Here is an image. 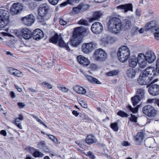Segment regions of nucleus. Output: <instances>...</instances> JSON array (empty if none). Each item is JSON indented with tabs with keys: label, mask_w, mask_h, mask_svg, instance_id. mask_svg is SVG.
Wrapping results in <instances>:
<instances>
[{
	"label": "nucleus",
	"mask_w": 159,
	"mask_h": 159,
	"mask_svg": "<svg viewBox=\"0 0 159 159\" xmlns=\"http://www.w3.org/2000/svg\"><path fill=\"white\" fill-rule=\"evenodd\" d=\"M156 74L155 68L149 67L144 70L138 79L137 82L141 85H146L151 82L155 83L158 81V79L153 80Z\"/></svg>",
	"instance_id": "nucleus-1"
},
{
	"label": "nucleus",
	"mask_w": 159,
	"mask_h": 159,
	"mask_svg": "<svg viewBox=\"0 0 159 159\" xmlns=\"http://www.w3.org/2000/svg\"><path fill=\"white\" fill-rule=\"evenodd\" d=\"M89 30L86 28L83 27H79L75 28L72 37L71 39V45L74 47H76L81 43L82 39L80 36L84 35L88 33Z\"/></svg>",
	"instance_id": "nucleus-2"
},
{
	"label": "nucleus",
	"mask_w": 159,
	"mask_h": 159,
	"mask_svg": "<svg viewBox=\"0 0 159 159\" xmlns=\"http://www.w3.org/2000/svg\"><path fill=\"white\" fill-rule=\"evenodd\" d=\"M122 24L120 20L117 17H113L109 21L108 24V30L115 34L119 33L122 29Z\"/></svg>",
	"instance_id": "nucleus-3"
},
{
	"label": "nucleus",
	"mask_w": 159,
	"mask_h": 159,
	"mask_svg": "<svg viewBox=\"0 0 159 159\" xmlns=\"http://www.w3.org/2000/svg\"><path fill=\"white\" fill-rule=\"evenodd\" d=\"M130 54V49L127 46H123L119 49L117 56L119 61L122 62L127 61Z\"/></svg>",
	"instance_id": "nucleus-4"
},
{
	"label": "nucleus",
	"mask_w": 159,
	"mask_h": 159,
	"mask_svg": "<svg viewBox=\"0 0 159 159\" xmlns=\"http://www.w3.org/2000/svg\"><path fill=\"white\" fill-rule=\"evenodd\" d=\"M145 93V90L143 89L140 88L137 89L136 95L131 98L134 106H136L139 101L144 98Z\"/></svg>",
	"instance_id": "nucleus-5"
},
{
	"label": "nucleus",
	"mask_w": 159,
	"mask_h": 159,
	"mask_svg": "<svg viewBox=\"0 0 159 159\" xmlns=\"http://www.w3.org/2000/svg\"><path fill=\"white\" fill-rule=\"evenodd\" d=\"M107 55L104 50L99 48L96 49L94 53V58L98 61H104L107 58Z\"/></svg>",
	"instance_id": "nucleus-6"
},
{
	"label": "nucleus",
	"mask_w": 159,
	"mask_h": 159,
	"mask_svg": "<svg viewBox=\"0 0 159 159\" xmlns=\"http://www.w3.org/2000/svg\"><path fill=\"white\" fill-rule=\"evenodd\" d=\"M143 113L149 117H153L157 114V111L152 106L150 105L146 106L142 109Z\"/></svg>",
	"instance_id": "nucleus-7"
},
{
	"label": "nucleus",
	"mask_w": 159,
	"mask_h": 159,
	"mask_svg": "<svg viewBox=\"0 0 159 159\" xmlns=\"http://www.w3.org/2000/svg\"><path fill=\"white\" fill-rule=\"evenodd\" d=\"M97 45V44L93 42L84 43L82 46V50L85 53L88 54L89 53L96 47Z\"/></svg>",
	"instance_id": "nucleus-8"
},
{
	"label": "nucleus",
	"mask_w": 159,
	"mask_h": 159,
	"mask_svg": "<svg viewBox=\"0 0 159 159\" xmlns=\"http://www.w3.org/2000/svg\"><path fill=\"white\" fill-rule=\"evenodd\" d=\"M151 82L148 83L147 87H149L148 92L150 94L153 96H157L159 94V85L157 84L152 85Z\"/></svg>",
	"instance_id": "nucleus-9"
},
{
	"label": "nucleus",
	"mask_w": 159,
	"mask_h": 159,
	"mask_svg": "<svg viewBox=\"0 0 159 159\" xmlns=\"http://www.w3.org/2000/svg\"><path fill=\"white\" fill-rule=\"evenodd\" d=\"M22 9L23 6L21 3H14L11 6L10 11L11 14L15 15L20 13Z\"/></svg>",
	"instance_id": "nucleus-10"
},
{
	"label": "nucleus",
	"mask_w": 159,
	"mask_h": 159,
	"mask_svg": "<svg viewBox=\"0 0 159 159\" xmlns=\"http://www.w3.org/2000/svg\"><path fill=\"white\" fill-rule=\"evenodd\" d=\"M21 20L25 25L30 26L34 22L35 20V18L33 14H30L23 17Z\"/></svg>",
	"instance_id": "nucleus-11"
},
{
	"label": "nucleus",
	"mask_w": 159,
	"mask_h": 159,
	"mask_svg": "<svg viewBox=\"0 0 159 159\" xmlns=\"http://www.w3.org/2000/svg\"><path fill=\"white\" fill-rule=\"evenodd\" d=\"M103 29V26L101 23L98 22H96L92 24L91 30L94 33L99 34L102 32Z\"/></svg>",
	"instance_id": "nucleus-12"
},
{
	"label": "nucleus",
	"mask_w": 159,
	"mask_h": 159,
	"mask_svg": "<svg viewBox=\"0 0 159 159\" xmlns=\"http://www.w3.org/2000/svg\"><path fill=\"white\" fill-rule=\"evenodd\" d=\"M49 10V8L47 6H44L40 7L39 10V16L41 18V22H44L45 19V15Z\"/></svg>",
	"instance_id": "nucleus-13"
},
{
	"label": "nucleus",
	"mask_w": 159,
	"mask_h": 159,
	"mask_svg": "<svg viewBox=\"0 0 159 159\" xmlns=\"http://www.w3.org/2000/svg\"><path fill=\"white\" fill-rule=\"evenodd\" d=\"M146 60L149 63H152L156 59L155 53L152 51H148L144 55Z\"/></svg>",
	"instance_id": "nucleus-14"
},
{
	"label": "nucleus",
	"mask_w": 159,
	"mask_h": 159,
	"mask_svg": "<svg viewBox=\"0 0 159 159\" xmlns=\"http://www.w3.org/2000/svg\"><path fill=\"white\" fill-rule=\"evenodd\" d=\"M138 63L139 66L141 68H145L147 65V61L144 57V54L140 53L138 55Z\"/></svg>",
	"instance_id": "nucleus-15"
},
{
	"label": "nucleus",
	"mask_w": 159,
	"mask_h": 159,
	"mask_svg": "<svg viewBox=\"0 0 159 159\" xmlns=\"http://www.w3.org/2000/svg\"><path fill=\"white\" fill-rule=\"evenodd\" d=\"M78 62L80 64L87 66L90 63L89 60L87 58L82 55H79L77 57Z\"/></svg>",
	"instance_id": "nucleus-16"
},
{
	"label": "nucleus",
	"mask_w": 159,
	"mask_h": 159,
	"mask_svg": "<svg viewBox=\"0 0 159 159\" xmlns=\"http://www.w3.org/2000/svg\"><path fill=\"white\" fill-rule=\"evenodd\" d=\"M43 36V32L41 30L36 29L33 31L32 37L34 39L39 40L42 39Z\"/></svg>",
	"instance_id": "nucleus-17"
},
{
	"label": "nucleus",
	"mask_w": 159,
	"mask_h": 159,
	"mask_svg": "<svg viewBox=\"0 0 159 159\" xmlns=\"http://www.w3.org/2000/svg\"><path fill=\"white\" fill-rule=\"evenodd\" d=\"M133 6L131 4L122 5L117 6L116 8L118 10H122L123 12L125 13L128 11H133Z\"/></svg>",
	"instance_id": "nucleus-18"
},
{
	"label": "nucleus",
	"mask_w": 159,
	"mask_h": 159,
	"mask_svg": "<svg viewBox=\"0 0 159 159\" xmlns=\"http://www.w3.org/2000/svg\"><path fill=\"white\" fill-rule=\"evenodd\" d=\"M144 138V134L141 132H139L134 137V139L135 141L136 144L141 145Z\"/></svg>",
	"instance_id": "nucleus-19"
},
{
	"label": "nucleus",
	"mask_w": 159,
	"mask_h": 159,
	"mask_svg": "<svg viewBox=\"0 0 159 159\" xmlns=\"http://www.w3.org/2000/svg\"><path fill=\"white\" fill-rule=\"evenodd\" d=\"M21 36L25 39H28L31 38L32 34L31 31L27 29H23L21 31Z\"/></svg>",
	"instance_id": "nucleus-20"
},
{
	"label": "nucleus",
	"mask_w": 159,
	"mask_h": 159,
	"mask_svg": "<svg viewBox=\"0 0 159 159\" xmlns=\"http://www.w3.org/2000/svg\"><path fill=\"white\" fill-rule=\"evenodd\" d=\"M8 70L10 74L11 75L19 77L23 76V74L21 72L13 68L9 67L8 68Z\"/></svg>",
	"instance_id": "nucleus-21"
},
{
	"label": "nucleus",
	"mask_w": 159,
	"mask_h": 159,
	"mask_svg": "<svg viewBox=\"0 0 159 159\" xmlns=\"http://www.w3.org/2000/svg\"><path fill=\"white\" fill-rule=\"evenodd\" d=\"M138 57L133 55L130 57L129 60V66L131 68L135 67L137 65Z\"/></svg>",
	"instance_id": "nucleus-22"
},
{
	"label": "nucleus",
	"mask_w": 159,
	"mask_h": 159,
	"mask_svg": "<svg viewBox=\"0 0 159 159\" xmlns=\"http://www.w3.org/2000/svg\"><path fill=\"white\" fill-rule=\"evenodd\" d=\"M125 75L128 78H133L135 76L136 71L135 70L129 68L126 71Z\"/></svg>",
	"instance_id": "nucleus-23"
},
{
	"label": "nucleus",
	"mask_w": 159,
	"mask_h": 159,
	"mask_svg": "<svg viewBox=\"0 0 159 159\" xmlns=\"http://www.w3.org/2000/svg\"><path fill=\"white\" fill-rule=\"evenodd\" d=\"M9 16V12L8 11L0 9V19H5L8 20Z\"/></svg>",
	"instance_id": "nucleus-24"
},
{
	"label": "nucleus",
	"mask_w": 159,
	"mask_h": 159,
	"mask_svg": "<svg viewBox=\"0 0 159 159\" xmlns=\"http://www.w3.org/2000/svg\"><path fill=\"white\" fill-rule=\"evenodd\" d=\"M102 16V14L101 12L100 11L95 12L93 14V17L89 19V21L92 22L94 20H98Z\"/></svg>",
	"instance_id": "nucleus-25"
},
{
	"label": "nucleus",
	"mask_w": 159,
	"mask_h": 159,
	"mask_svg": "<svg viewBox=\"0 0 159 159\" xmlns=\"http://www.w3.org/2000/svg\"><path fill=\"white\" fill-rule=\"evenodd\" d=\"M85 141L87 144L90 145L96 143L97 142V139L94 136L89 135L85 139Z\"/></svg>",
	"instance_id": "nucleus-26"
},
{
	"label": "nucleus",
	"mask_w": 159,
	"mask_h": 159,
	"mask_svg": "<svg viewBox=\"0 0 159 159\" xmlns=\"http://www.w3.org/2000/svg\"><path fill=\"white\" fill-rule=\"evenodd\" d=\"M74 89L75 91L79 94H84L86 92V89L80 86H76Z\"/></svg>",
	"instance_id": "nucleus-27"
},
{
	"label": "nucleus",
	"mask_w": 159,
	"mask_h": 159,
	"mask_svg": "<svg viewBox=\"0 0 159 159\" xmlns=\"http://www.w3.org/2000/svg\"><path fill=\"white\" fill-rule=\"evenodd\" d=\"M85 76L87 79L91 83L93 84H101V82L98 80L93 77L87 75L86 74H84Z\"/></svg>",
	"instance_id": "nucleus-28"
},
{
	"label": "nucleus",
	"mask_w": 159,
	"mask_h": 159,
	"mask_svg": "<svg viewBox=\"0 0 159 159\" xmlns=\"http://www.w3.org/2000/svg\"><path fill=\"white\" fill-rule=\"evenodd\" d=\"M50 42L56 44L58 42V44L60 46V42L59 41V35L57 34L56 33L49 39Z\"/></svg>",
	"instance_id": "nucleus-29"
},
{
	"label": "nucleus",
	"mask_w": 159,
	"mask_h": 159,
	"mask_svg": "<svg viewBox=\"0 0 159 159\" xmlns=\"http://www.w3.org/2000/svg\"><path fill=\"white\" fill-rule=\"evenodd\" d=\"M157 25L156 22L155 21H152L149 23H148L145 26V30L146 31H148L149 29L155 28Z\"/></svg>",
	"instance_id": "nucleus-30"
},
{
	"label": "nucleus",
	"mask_w": 159,
	"mask_h": 159,
	"mask_svg": "<svg viewBox=\"0 0 159 159\" xmlns=\"http://www.w3.org/2000/svg\"><path fill=\"white\" fill-rule=\"evenodd\" d=\"M8 23V20L5 19H0V30L6 27Z\"/></svg>",
	"instance_id": "nucleus-31"
},
{
	"label": "nucleus",
	"mask_w": 159,
	"mask_h": 159,
	"mask_svg": "<svg viewBox=\"0 0 159 159\" xmlns=\"http://www.w3.org/2000/svg\"><path fill=\"white\" fill-rule=\"evenodd\" d=\"M60 47H62L63 48H66V50L68 51H70L68 45V43H65L61 38V34H60Z\"/></svg>",
	"instance_id": "nucleus-32"
},
{
	"label": "nucleus",
	"mask_w": 159,
	"mask_h": 159,
	"mask_svg": "<svg viewBox=\"0 0 159 159\" xmlns=\"http://www.w3.org/2000/svg\"><path fill=\"white\" fill-rule=\"evenodd\" d=\"M122 26V28L123 27L125 30L130 29L131 26L130 21L128 20H126L125 23L123 24Z\"/></svg>",
	"instance_id": "nucleus-33"
},
{
	"label": "nucleus",
	"mask_w": 159,
	"mask_h": 159,
	"mask_svg": "<svg viewBox=\"0 0 159 159\" xmlns=\"http://www.w3.org/2000/svg\"><path fill=\"white\" fill-rule=\"evenodd\" d=\"M119 70H114L107 73L106 75L108 76H113L118 75L119 73Z\"/></svg>",
	"instance_id": "nucleus-34"
},
{
	"label": "nucleus",
	"mask_w": 159,
	"mask_h": 159,
	"mask_svg": "<svg viewBox=\"0 0 159 159\" xmlns=\"http://www.w3.org/2000/svg\"><path fill=\"white\" fill-rule=\"evenodd\" d=\"M34 152L33 153V156L35 157H42L44 156V154L40 152L39 151L35 149H34Z\"/></svg>",
	"instance_id": "nucleus-35"
},
{
	"label": "nucleus",
	"mask_w": 159,
	"mask_h": 159,
	"mask_svg": "<svg viewBox=\"0 0 159 159\" xmlns=\"http://www.w3.org/2000/svg\"><path fill=\"white\" fill-rule=\"evenodd\" d=\"M82 12L80 7V6L78 5L76 7H74L72 8V13L74 14H77L80 13Z\"/></svg>",
	"instance_id": "nucleus-36"
},
{
	"label": "nucleus",
	"mask_w": 159,
	"mask_h": 159,
	"mask_svg": "<svg viewBox=\"0 0 159 159\" xmlns=\"http://www.w3.org/2000/svg\"><path fill=\"white\" fill-rule=\"evenodd\" d=\"M82 12L84 11L87 10L89 7V6L88 4L80 3L79 4Z\"/></svg>",
	"instance_id": "nucleus-37"
},
{
	"label": "nucleus",
	"mask_w": 159,
	"mask_h": 159,
	"mask_svg": "<svg viewBox=\"0 0 159 159\" xmlns=\"http://www.w3.org/2000/svg\"><path fill=\"white\" fill-rule=\"evenodd\" d=\"M78 24L80 25L87 26L88 24V22L86 19H82L78 21Z\"/></svg>",
	"instance_id": "nucleus-38"
},
{
	"label": "nucleus",
	"mask_w": 159,
	"mask_h": 159,
	"mask_svg": "<svg viewBox=\"0 0 159 159\" xmlns=\"http://www.w3.org/2000/svg\"><path fill=\"white\" fill-rule=\"evenodd\" d=\"M108 40L107 39V35L105 37L102 38L101 39V44L102 45L106 46L109 43Z\"/></svg>",
	"instance_id": "nucleus-39"
},
{
	"label": "nucleus",
	"mask_w": 159,
	"mask_h": 159,
	"mask_svg": "<svg viewBox=\"0 0 159 159\" xmlns=\"http://www.w3.org/2000/svg\"><path fill=\"white\" fill-rule=\"evenodd\" d=\"M111 127L114 131L117 132L118 130V128L117 123H112L111 124Z\"/></svg>",
	"instance_id": "nucleus-40"
},
{
	"label": "nucleus",
	"mask_w": 159,
	"mask_h": 159,
	"mask_svg": "<svg viewBox=\"0 0 159 159\" xmlns=\"http://www.w3.org/2000/svg\"><path fill=\"white\" fill-rule=\"evenodd\" d=\"M127 108L130 111L134 113H136L138 111V109L137 107L133 108L130 105L128 106Z\"/></svg>",
	"instance_id": "nucleus-41"
},
{
	"label": "nucleus",
	"mask_w": 159,
	"mask_h": 159,
	"mask_svg": "<svg viewBox=\"0 0 159 159\" xmlns=\"http://www.w3.org/2000/svg\"><path fill=\"white\" fill-rule=\"evenodd\" d=\"M20 120L18 118H17L15 120L14 123L20 129H22V127L21 126L20 123Z\"/></svg>",
	"instance_id": "nucleus-42"
},
{
	"label": "nucleus",
	"mask_w": 159,
	"mask_h": 159,
	"mask_svg": "<svg viewBox=\"0 0 159 159\" xmlns=\"http://www.w3.org/2000/svg\"><path fill=\"white\" fill-rule=\"evenodd\" d=\"M117 114L121 117H128V115L125 112L122 111H120L117 113Z\"/></svg>",
	"instance_id": "nucleus-43"
},
{
	"label": "nucleus",
	"mask_w": 159,
	"mask_h": 159,
	"mask_svg": "<svg viewBox=\"0 0 159 159\" xmlns=\"http://www.w3.org/2000/svg\"><path fill=\"white\" fill-rule=\"evenodd\" d=\"M155 32L154 33V37L155 38L159 40V28L156 27L155 29Z\"/></svg>",
	"instance_id": "nucleus-44"
},
{
	"label": "nucleus",
	"mask_w": 159,
	"mask_h": 159,
	"mask_svg": "<svg viewBox=\"0 0 159 159\" xmlns=\"http://www.w3.org/2000/svg\"><path fill=\"white\" fill-rule=\"evenodd\" d=\"M39 144L41 145L43 148H44V149L46 152H49L48 148L47 147L45 149L46 143L44 141H41L39 143Z\"/></svg>",
	"instance_id": "nucleus-45"
},
{
	"label": "nucleus",
	"mask_w": 159,
	"mask_h": 159,
	"mask_svg": "<svg viewBox=\"0 0 159 159\" xmlns=\"http://www.w3.org/2000/svg\"><path fill=\"white\" fill-rule=\"evenodd\" d=\"M31 115L33 117V118L36 119L37 121H38L41 124H42L46 127H47V126L46 124L44 123L41 120L39 119L37 116H35L34 115Z\"/></svg>",
	"instance_id": "nucleus-46"
},
{
	"label": "nucleus",
	"mask_w": 159,
	"mask_h": 159,
	"mask_svg": "<svg viewBox=\"0 0 159 159\" xmlns=\"http://www.w3.org/2000/svg\"><path fill=\"white\" fill-rule=\"evenodd\" d=\"M131 116L129 118V120L131 121L136 123L137 122V117L134 115L131 114Z\"/></svg>",
	"instance_id": "nucleus-47"
},
{
	"label": "nucleus",
	"mask_w": 159,
	"mask_h": 159,
	"mask_svg": "<svg viewBox=\"0 0 159 159\" xmlns=\"http://www.w3.org/2000/svg\"><path fill=\"white\" fill-rule=\"evenodd\" d=\"M42 84L45 87H46L48 89H50L52 88V86L51 85L46 82L42 83Z\"/></svg>",
	"instance_id": "nucleus-48"
},
{
	"label": "nucleus",
	"mask_w": 159,
	"mask_h": 159,
	"mask_svg": "<svg viewBox=\"0 0 159 159\" xmlns=\"http://www.w3.org/2000/svg\"><path fill=\"white\" fill-rule=\"evenodd\" d=\"M107 39H108L109 43H111L115 41V39L114 37L107 35Z\"/></svg>",
	"instance_id": "nucleus-49"
},
{
	"label": "nucleus",
	"mask_w": 159,
	"mask_h": 159,
	"mask_svg": "<svg viewBox=\"0 0 159 159\" xmlns=\"http://www.w3.org/2000/svg\"><path fill=\"white\" fill-rule=\"evenodd\" d=\"M60 90L64 93L67 92L69 90L68 88L63 87V86H60Z\"/></svg>",
	"instance_id": "nucleus-50"
},
{
	"label": "nucleus",
	"mask_w": 159,
	"mask_h": 159,
	"mask_svg": "<svg viewBox=\"0 0 159 159\" xmlns=\"http://www.w3.org/2000/svg\"><path fill=\"white\" fill-rule=\"evenodd\" d=\"M87 155L91 159H94L95 158L94 154L90 151H89L87 153Z\"/></svg>",
	"instance_id": "nucleus-51"
},
{
	"label": "nucleus",
	"mask_w": 159,
	"mask_h": 159,
	"mask_svg": "<svg viewBox=\"0 0 159 159\" xmlns=\"http://www.w3.org/2000/svg\"><path fill=\"white\" fill-rule=\"evenodd\" d=\"M48 136L49 139L52 140L54 143H56L57 142V139L54 136L48 135Z\"/></svg>",
	"instance_id": "nucleus-52"
},
{
	"label": "nucleus",
	"mask_w": 159,
	"mask_h": 159,
	"mask_svg": "<svg viewBox=\"0 0 159 159\" xmlns=\"http://www.w3.org/2000/svg\"><path fill=\"white\" fill-rule=\"evenodd\" d=\"M49 2L52 5H56L59 1V0H48Z\"/></svg>",
	"instance_id": "nucleus-53"
},
{
	"label": "nucleus",
	"mask_w": 159,
	"mask_h": 159,
	"mask_svg": "<svg viewBox=\"0 0 159 159\" xmlns=\"http://www.w3.org/2000/svg\"><path fill=\"white\" fill-rule=\"evenodd\" d=\"M156 71L159 73V59H158L156 62Z\"/></svg>",
	"instance_id": "nucleus-54"
},
{
	"label": "nucleus",
	"mask_w": 159,
	"mask_h": 159,
	"mask_svg": "<svg viewBox=\"0 0 159 159\" xmlns=\"http://www.w3.org/2000/svg\"><path fill=\"white\" fill-rule=\"evenodd\" d=\"M17 105L20 108H23L25 106V104L23 102H18Z\"/></svg>",
	"instance_id": "nucleus-55"
},
{
	"label": "nucleus",
	"mask_w": 159,
	"mask_h": 159,
	"mask_svg": "<svg viewBox=\"0 0 159 159\" xmlns=\"http://www.w3.org/2000/svg\"><path fill=\"white\" fill-rule=\"evenodd\" d=\"M80 0H68V2L70 4H72L73 2L77 3H78Z\"/></svg>",
	"instance_id": "nucleus-56"
},
{
	"label": "nucleus",
	"mask_w": 159,
	"mask_h": 159,
	"mask_svg": "<svg viewBox=\"0 0 159 159\" xmlns=\"http://www.w3.org/2000/svg\"><path fill=\"white\" fill-rule=\"evenodd\" d=\"M80 104L81 106L84 108H86L87 107V104L84 102L81 101Z\"/></svg>",
	"instance_id": "nucleus-57"
},
{
	"label": "nucleus",
	"mask_w": 159,
	"mask_h": 159,
	"mask_svg": "<svg viewBox=\"0 0 159 159\" xmlns=\"http://www.w3.org/2000/svg\"><path fill=\"white\" fill-rule=\"evenodd\" d=\"M67 23L66 21L60 19V25H66Z\"/></svg>",
	"instance_id": "nucleus-58"
},
{
	"label": "nucleus",
	"mask_w": 159,
	"mask_h": 159,
	"mask_svg": "<svg viewBox=\"0 0 159 159\" xmlns=\"http://www.w3.org/2000/svg\"><path fill=\"white\" fill-rule=\"evenodd\" d=\"M68 4H70L68 2V0H67V2H64L61 4L60 7H65Z\"/></svg>",
	"instance_id": "nucleus-59"
},
{
	"label": "nucleus",
	"mask_w": 159,
	"mask_h": 159,
	"mask_svg": "<svg viewBox=\"0 0 159 159\" xmlns=\"http://www.w3.org/2000/svg\"><path fill=\"white\" fill-rule=\"evenodd\" d=\"M0 133L1 135H2L5 136H7V133L4 130H2L0 132Z\"/></svg>",
	"instance_id": "nucleus-60"
},
{
	"label": "nucleus",
	"mask_w": 159,
	"mask_h": 159,
	"mask_svg": "<svg viewBox=\"0 0 159 159\" xmlns=\"http://www.w3.org/2000/svg\"><path fill=\"white\" fill-rule=\"evenodd\" d=\"M97 66L95 64H91L90 66V68L93 70H94L97 68Z\"/></svg>",
	"instance_id": "nucleus-61"
},
{
	"label": "nucleus",
	"mask_w": 159,
	"mask_h": 159,
	"mask_svg": "<svg viewBox=\"0 0 159 159\" xmlns=\"http://www.w3.org/2000/svg\"><path fill=\"white\" fill-rule=\"evenodd\" d=\"M20 120H24V116L22 114H20L19 115L18 117Z\"/></svg>",
	"instance_id": "nucleus-62"
},
{
	"label": "nucleus",
	"mask_w": 159,
	"mask_h": 159,
	"mask_svg": "<svg viewBox=\"0 0 159 159\" xmlns=\"http://www.w3.org/2000/svg\"><path fill=\"white\" fill-rule=\"evenodd\" d=\"M72 113L75 116H77L79 114L77 111L74 110L72 111Z\"/></svg>",
	"instance_id": "nucleus-63"
},
{
	"label": "nucleus",
	"mask_w": 159,
	"mask_h": 159,
	"mask_svg": "<svg viewBox=\"0 0 159 159\" xmlns=\"http://www.w3.org/2000/svg\"><path fill=\"white\" fill-rule=\"evenodd\" d=\"M122 144L123 146H127L129 145H130L128 142L126 141L122 143Z\"/></svg>",
	"instance_id": "nucleus-64"
}]
</instances>
